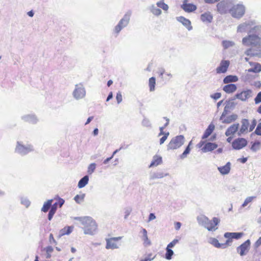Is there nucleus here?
<instances>
[{"label":"nucleus","instance_id":"29","mask_svg":"<svg viewBox=\"0 0 261 261\" xmlns=\"http://www.w3.org/2000/svg\"><path fill=\"white\" fill-rule=\"evenodd\" d=\"M215 129V125L213 124H210L207 128L205 130L203 135L202 136V139L204 140L206 139L210 136L213 133Z\"/></svg>","mask_w":261,"mask_h":261},{"label":"nucleus","instance_id":"50","mask_svg":"<svg viewBox=\"0 0 261 261\" xmlns=\"http://www.w3.org/2000/svg\"><path fill=\"white\" fill-rule=\"evenodd\" d=\"M255 197H254V196H250V197H248L246 198V199L245 200L244 203L242 204V207H245L247 205V204L251 202L252 200L255 198Z\"/></svg>","mask_w":261,"mask_h":261},{"label":"nucleus","instance_id":"46","mask_svg":"<svg viewBox=\"0 0 261 261\" xmlns=\"http://www.w3.org/2000/svg\"><path fill=\"white\" fill-rule=\"evenodd\" d=\"M21 204L24 205L25 207L28 208L31 204L30 201L26 197H21Z\"/></svg>","mask_w":261,"mask_h":261},{"label":"nucleus","instance_id":"48","mask_svg":"<svg viewBox=\"0 0 261 261\" xmlns=\"http://www.w3.org/2000/svg\"><path fill=\"white\" fill-rule=\"evenodd\" d=\"M142 125L146 127L151 128V123L149 120L146 118H144L142 121Z\"/></svg>","mask_w":261,"mask_h":261},{"label":"nucleus","instance_id":"19","mask_svg":"<svg viewBox=\"0 0 261 261\" xmlns=\"http://www.w3.org/2000/svg\"><path fill=\"white\" fill-rule=\"evenodd\" d=\"M176 19L178 22L181 23L185 27L188 31H191L192 30L193 27L189 19L183 16L176 17Z\"/></svg>","mask_w":261,"mask_h":261},{"label":"nucleus","instance_id":"2","mask_svg":"<svg viewBox=\"0 0 261 261\" xmlns=\"http://www.w3.org/2000/svg\"><path fill=\"white\" fill-rule=\"evenodd\" d=\"M75 220H79L84 226L83 229L84 233L89 235H94L97 229V226L95 221L90 217H77Z\"/></svg>","mask_w":261,"mask_h":261},{"label":"nucleus","instance_id":"25","mask_svg":"<svg viewBox=\"0 0 261 261\" xmlns=\"http://www.w3.org/2000/svg\"><path fill=\"white\" fill-rule=\"evenodd\" d=\"M230 165H231L230 163L227 162L225 165H224L223 166L218 167V170L220 172V173L222 175L227 174L230 172Z\"/></svg>","mask_w":261,"mask_h":261},{"label":"nucleus","instance_id":"53","mask_svg":"<svg viewBox=\"0 0 261 261\" xmlns=\"http://www.w3.org/2000/svg\"><path fill=\"white\" fill-rule=\"evenodd\" d=\"M257 135L261 136V122H259L254 132Z\"/></svg>","mask_w":261,"mask_h":261},{"label":"nucleus","instance_id":"11","mask_svg":"<svg viewBox=\"0 0 261 261\" xmlns=\"http://www.w3.org/2000/svg\"><path fill=\"white\" fill-rule=\"evenodd\" d=\"M252 91L251 90L247 89L241 92H238L234 96V98L239 99L242 101H245L249 97L252 96Z\"/></svg>","mask_w":261,"mask_h":261},{"label":"nucleus","instance_id":"15","mask_svg":"<svg viewBox=\"0 0 261 261\" xmlns=\"http://www.w3.org/2000/svg\"><path fill=\"white\" fill-rule=\"evenodd\" d=\"M244 233L243 232H225L224 234V237L227 239L226 241V244L228 245L230 242H231L232 239H239L243 236Z\"/></svg>","mask_w":261,"mask_h":261},{"label":"nucleus","instance_id":"8","mask_svg":"<svg viewBox=\"0 0 261 261\" xmlns=\"http://www.w3.org/2000/svg\"><path fill=\"white\" fill-rule=\"evenodd\" d=\"M86 94V89L82 84L80 83L75 85L74 89L72 92V96L75 99L80 100L84 98Z\"/></svg>","mask_w":261,"mask_h":261},{"label":"nucleus","instance_id":"39","mask_svg":"<svg viewBox=\"0 0 261 261\" xmlns=\"http://www.w3.org/2000/svg\"><path fill=\"white\" fill-rule=\"evenodd\" d=\"M149 9L151 12L154 15L159 16L161 14L162 11L153 5L150 6Z\"/></svg>","mask_w":261,"mask_h":261},{"label":"nucleus","instance_id":"34","mask_svg":"<svg viewBox=\"0 0 261 261\" xmlns=\"http://www.w3.org/2000/svg\"><path fill=\"white\" fill-rule=\"evenodd\" d=\"M53 201L54 199H51L45 202L41 208V211L46 213L48 212L49 210H50L51 207V203H53Z\"/></svg>","mask_w":261,"mask_h":261},{"label":"nucleus","instance_id":"45","mask_svg":"<svg viewBox=\"0 0 261 261\" xmlns=\"http://www.w3.org/2000/svg\"><path fill=\"white\" fill-rule=\"evenodd\" d=\"M191 151V148L189 146H187L183 153L179 155V158L183 160L187 158L188 154H189Z\"/></svg>","mask_w":261,"mask_h":261},{"label":"nucleus","instance_id":"40","mask_svg":"<svg viewBox=\"0 0 261 261\" xmlns=\"http://www.w3.org/2000/svg\"><path fill=\"white\" fill-rule=\"evenodd\" d=\"M222 46L224 49H226L230 47H232L235 45L234 42L229 40H223L222 42Z\"/></svg>","mask_w":261,"mask_h":261},{"label":"nucleus","instance_id":"12","mask_svg":"<svg viewBox=\"0 0 261 261\" xmlns=\"http://www.w3.org/2000/svg\"><path fill=\"white\" fill-rule=\"evenodd\" d=\"M122 239L121 237H113L109 239H106V248L107 249H117L119 246L115 243L116 241H118Z\"/></svg>","mask_w":261,"mask_h":261},{"label":"nucleus","instance_id":"20","mask_svg":"<svg viewBox=\"0 0 261 261\" xmlns=\"http://www.w3.org/2000/svg\"><path fill=\"white\" fill-rule=\"evenodd\" d=\"M21 119L25 122L32 124H36L38 121L36 116L34 114H27L21 116Z\"/></svg>","mask_w":261,"mask_h":261},{"label":"nucleus","instance_id":"63","mask_svg":"<svg viewBox=\"0 0 261 261\" xmlns=\"http://www.w3.org/2000/svg\"><path fill=\"white\" fill-rule=\"evenodd\" d=\"M261 245V237L255 242L254 244V247L258 248Z\"/></svg>","mask_w":261,"mask_h":261},{"label":"nucleus","instance_id":"1","mask_svg":"<svg viewBox=\"0 0 261 261\" xmlns=\"http://www.w3.org/2000/svg\"><path fill=\"white\" fill-rule=\"evenodd\" d=\"M242 44L249 47L244 54L250 57L261 58V27H257L251 30L249 35L242 39Z\"/></svg>","mask_w":261,"mask_h":261},{"label":"nucleus","instance_id":"13","mask_svg":"<svg viewBox=\"0 0 261 261\" xmlns=\"http://www.w3.org/2000/svg\"><path fill=\"white\" fill-rule=\"evenodd\" d=\"M247 144V140L243 138H239L233 140L232 143V146L233 149L240 150Z\"/></svg>","mask_w":261,"mask_h":261},{"label":"nucleus","instance_id":"30","mask_svg":"<svg viewBox=\"0 0 261 261\" xmlns=\"http://www.w3.org/2000/svg\"><path fill=\"white\" fill-rule=\"evenodd\" d=\"M141 232H142L143 234L142 239V240L143 241L144 245L145 246H150L151 245V242L148 239L147 230L145 228H142Z\"/></svg>","mask_w":261,"mask_h":261},{"label":"nucleus","instance_id":"37","mask_svg":"<svg viewBox=\"0 0 261 261\" xmlns=\"http://www.w3.org/2000/svg\"><path fill=\"white\" fill-rule=\"evenodd\" d=\"M211 243L213 245H214L215 247L217 248H224L226 247L227 245L226 243L224 244L219 243L218 240L215 238L212 239Z\"/></svg>","mask_w":261,"mask_h":261},{"label":"nucleus","instance_id":"26","mask_svg":"<svg viewBox=\"0 0 261 261\" xmlns=\"http://www.w3.org/2000/svg\"><path fill=\"white\" fill-rule=\"evenodd\" d=\"M74 227L73 226H66L61 229L59 233V237L60 238L64 235H68L73 231Z\"/></svg>","mask_w":261,"mask_h":261},{"label":"nucleus","instance_id":"51","mask_svg":"<svg viewBox=\"0 0 261 261\" xmlns=\"http://www.w3.org/2000/svg\"><path fill=\"white\" fill-rule=\"evenodd\" d=\"M55 199H57L58 201H56V202L57 203L59 207H61L65 202V200L59 197L58 196H57V198H55Z\"/></svg>","mask_w":261,"mask_h":261},{"label":"nucleus","instance_id":"60","mask_svg":"<svg viewBox=\"0 0 261 261\" xmlns=\"http://www.w3.org/2000/svg\"><path fill=\"white\" fill-rule=\"evenodd\" d=\"M158 73L159 75V76L161 78H163V74L165 73V69L163 68L159 69Z\"/></svg>","mask_w":261,"mask_h":261},{"label":"nucleus","instance_id":"5","mask_svg":"<svg viewBox=\"0 0 261 261\" xmlns=\"http://www.w3.org/2000/svg\"><path fill=\"white\" fill-rule=\"evenodd\" d=\"M185 139L183 135L176 136L170 140L167 146L168 150H174L180 148L185 143Z\"/></svg>","mask_w":261,"mask_h":261},{"label":"nucleus","instance_id":"17","mask_svg":"<svg viewBox=\"0 0 261 261\" xmlns=\"http://www.w3.org/2000/svg\"><path fill=\"white\" fill-rule=\"evenodd\" d=\"M228 60H222L220 62V65L217 68L216 71L217 73H225L229 65Z\"/></svg>","mask_w":261,"mask_h":261},{"label":"nucleus","instance_id":"59","mask_svg":"<svg viewBox=\"0 0 261 261\" xmlns=\"http://www.w3.org/2000/svg\"><path fill=\"white\" fill-rule=\"evenodd\" d=\"M55 213H56V212H55V211H54V210H52L51 209L49 210L48 214V219L49 220H51L52 219Z\"/></svg>","mask_w":261,"mask_h":261},{"label":"nucleus","instance_id":"27","mask_svg":"<svg viewBox=\"0 0 261 261\" xmlns=\"http://www.w3.org/2000/svg\"><path fill=\"white\" fill-rule=\"evenodd\" d=\"M250 65H253L252 68L248 69L249 72L259 73L261 71V64L258 63L249 62Z\"/></svg>","mask_w":261,"mask_h":261},{"label":"nucleus","instance_id":"28","mask_svg":"<svg viewBox=\"0 0 261 261\" xmlns=\"http://www.w3.org/2000/svg\"><path fill=\"white\" fill-rule=\"evenodd\" d=\"M237 87L234 84H228L223 87V90L226 93H232L237 90Z\"/></svg>","mask_w":261,"mask_h":261},{"label":"nucleus","instance_id":"57","mask_svg":"<svg viewBox=\"0 0 261 261\" xmlns=\"http://www.w3.org/2000/svg\"><path fill=\"white\" fill-rule=\"evenodd\" d=\"M256 123H257L256 120L255 119H253L251 122V124L249 126V132H251L254 129V128L256 125Z\"/></svg>","mask_w":261,"mask_h":261},{"label":"nucleus","instance_id":"41","mask_svg":"<svg viewBox=\"0 0 261 261\" xmlns=\"http://www.w3.org/2000/svg\"><path fill=\"white\" fill-rule=\"evenodd\" d=\"M155 79L151 77L149 80V87L150 91H153L155 90Z\"/></svg>","mask_w":261,"mask_h":261},{"label":"nucleus","instance_id":"62","mask_svg":"<svg viewBox=\"0 0 261 261\" xmlns=\"http://www.w3.org/2000/svg\"><path fill=\"white\" fill-rule=\"evenodd\" d=\"M131 211H132V210L130 208H127L125 210V211L124 212V213H125L124 219H126L127 218L128 216L130 215Z\"/></svg>","mask_w":261,"mask_h":261},{"label":"nucleus","instance_id":"32","mask_svg":"<svg viewBox=\"0 0 261 261\" xmlns=\"http://www.w3.org/2000/svg\"><path fill=\"white\" fill-rule=\"evenodd\" d=\"M238 115L237 114H233L226 117V118L222 120L223 123L229 124L232 122L235 121L238 119Z\"/></svg>","mask_w":261,"mask_h":261},{"label":"nucleus","instance_id":"22","mask_svg":"<svg viewBox=\"0 0 261 261\" xmlns=\"http://www.w3.org/2000/svg\"><path fill=\"white\" fill-rule=\"evenodd\" d=\"M239 127V124L238 123L233 124L227 128L225 132V135L227 137L234 135L238 130Z\"/></svg>","mask_w":261,"mask_h":261},{"label":"nucleus","instance_id":"55","mask_svg":"<svg viewBox=\"0 0 261 261\" xmlns=\"http://www.w3.org/2000/svg\"><path fill=\"white\" fill-rule=\"evenodd\" d=\"M254 101L256 104L261 102V91L259 92L254 98Z\"/></svg>","mask_w":261,"mask_h":261},{"label":"nucleus","instance_id":"23","mask_svg":"<svg viewBox=\"0 0 261 261\" xmlns=\"http://www.w3.org/2000/svg\"><path fill=\"white\" fill-rule=\"evenodd\" d=\"M218 147V145L215 143L207 142L204 146L201 148V150L203 152L212 151Z\"/></svg>","mask_w":261,"mask_h":261},{"label":"nucleus","instance_id":"54","mask_svg":"<svg viewBox=\"0 0 261 261\" xmlns=\"http://www.w3.org/2000/svg\"><path fill=\"white\" fill-rule=\"evenodd\" d=\"M163 135L164 136L160 140V144L161 145L163 144L165 142V141L166 140V139H167L169 135V133L167 132V133H165V134Z\"/></svg>","mask_w":261,"mask_h":261},{"label":"nucleus","instance_id":"16","mask_svg":"<svg viewBox=\"0 0 261 261\" xmlns=\"http://www.w3.org/2000/svg\"><path fill=\"white\" fill-rule=\"evenodd\" d=\"M220 222V219L217 217H214L212 221L208 219L205 228L209 231L215 230L216 228L215 227Z\"/></svg>","mask_w":261,"mask_h":261},{"label":"nucleus","instance_id":"61","mask_svg":"<svg viewBox=\"0 0 261 261\" xmlns=\"http://www.w3.org/2000/svg\"><path fill=\"white\" fill-rule=\"evenodd\" d=\"M44 250L46 251V253H51L54 250L53 248L50 246L46 247L44 249Z\"/></svg>","mask_w":261,"mask_h":261},{"label":"nucleus","instance_id":"58","mask_svg":"<svg viewBox=\"0 0 261 261\" xmlns=\"http://www.w3.org/2000/svg\"><path fill=\"white\" fill-rule=\"evenodd\" d=\"M116 98L118 103H120L122 101V96L121 92L119 91L117 93Z\"/></svg>","mask_w":261,"mask_h":261},{"label":"nucleus","instance_id":"36","mask_svg":"<svg viewBox=\"0 0 261 261\" xmlns=\"http://www.w3.org/2000/svg\"><path fill=\"white\" fill-rule=\"evenodd\" d=\"M89 176L85 175L82 177L79 181L77 186L79 188H82L85 187L88 183Z\"/></svg>","mask_w":261,"mask_h":261},{"label":"nucleus","instance_id":"31","mask_svg":"<svg viewBox=\"0 0 261 261\" xmlns=\"http://www.w3.org/2000/svg\"><path fill=\"white\" fill-rule=\"evenodd\" d=\"M238 81V77L236 75H229L225 76L223 81L224 84H229L231 83L236 82Z\"/></svg>","mask_w":261,"mask_h":261},{"label":"nucleus","instance_id":"42","mask_svg":"<svg viewBox=\"0 0 261 261\" xmlns=\"http://www.w3.org/2000/svg\"><path fill=\"white\" fill-rule=\"evenodd\" d=\"M174 254L173 251L171 249L166 247V253H165V258L168 260H170L172 257V255Z\"/></svg>","mask_w":261,"mask_h":261},{"label":"nucleus","instance_id":"33","mask_svg":"<svg viewBox=\"0 0 261 261\" xmlns=\"http://www.w3.org/2000/svg\"><path fill=\"white\" fill-rule=\"evenodd\" d=\"M162 162V158L161 156H159L158 155H154L152 161H151L149 167H152L153 166H156L160 164H161Z\"/></svg>","mask_w":261,"mask_h":261},{"label":"nucleus","instance_id":"18","mask_svg":"<svg viewBox=\"0 0 261 261\" xmlns=\"http://www.w3.org/2000/svg\"><path fill=\"white\" fill-rule=\"evenodd\" d=\"M249 125V120L247 119H243L241 121V128L238 132V135L240 136L242 134L247 133Z\"/></svg>","mask_w":261,"mask_h":261},{"label":"nucleus","instance_id":"38","mask_svg":"<svg viewBox=\"0 0 261 261\" xmlns=\"http://www.w3.org/2000/svg\"><path fill=\"white\" fill-rule=\"evenodd\" d=\"M168 173H164L163 172H155L153 173L150 175L151 179H154L157 178H162L165 176H168Z\"/></svg>","mask_w":261,"mask_h":261},{"label":"nucleus","instance_id":"6","mask_svg":"<svg viewBox=\"0 0 261 261\" xmlns=\"http://www.w3.org/2000/svg\"><path fill=\"white\" fill-rule=\"evenodd\" d=\"M34 150L33 146L30 144L24 145L21 141H17L15 149L17 153L23 156Z\"/></svg>","mask_w":261,"mask_h":261},{"label":"nucleus","instance_id":"43","mask_svg":"<svg viewBox=\"0 0 261 261\" xmlns=\"http://www.w3.org/2000/svg\"><path fill=\"white\" fill-rule=\"evenodd\" d=\"M85 195H86L84 193H83L81 195H76L74 197V200L77 203L80 204L82 201H83L84 198L85 197Z\"/></svg>","mask_w":261,"mask_h":261},{"label":"nucleus","instance_id":"24","mask_svg":"<svg viewBox=\"0 0 261 261\" xmlns=\"http://www.w3.org/2000/svg\"><path fill=\"white\" fill-rule=\"evenodd\" d=\"M213 19V16L210 12H206L202 14L200 16L201 20L205 23H211Z\"/></svg>","mask_w":261,"mask_h":261},{"label":"nucleus","instance_id":"47","mask_svg":"<svg viewBox=\"0 0 261 261\" xmlns=\"http://www.w3.org/2000/svg\"><path fill=\"white\" fill-rule=\"evenodd\" d=\"M259 145L260 142L259 141H255L252 144L250 149L253 152H256L259 149V147H258Z\"/></svg>","mask_w":261,"mask_h":261},{"label":"nucleus","instance_id":"35","mask_svg":"<svg viewBox=\"0 0 261 261\" xmlns=\"http://www.w3.org/2000/svg\"><path fill=\"white\" fill-rule=\"evenodd\" d=\"M197 219L199 224L204 227L208 220V218L204 215L198 216Z\"/></svg>","mask_w":261,"mask_h":261},{"label":"nucleus","instance_id":"7","mask_svg":"<svg viewBox=\"0 0 261 261\" xmlns=\"http://www.w3.org/2000/svg\"><path fill=\"white\" fill-rule=\"evenodd\" d=\"M254 20H248L240 24L237 27V32L239 33L245 32L248 31L247 35H249L251 30L257 27H261V25H255Z\"/></svg>","mask_w":261,"mask_h":261},{"label":"nucleus","instance_id":"9","mask_svg":"<svg viewBox=\"0 0 261 261\" xmlns=\"http://www.w3.org/2000/svg\"><path fill=\"white\" fill-rule=\"evenodd\" d=\"M236 2V0H223L217 4V11L221 14H225L229 8V5L234 4Z\"/></svg>","mask_w":261,"mask_h":261},{"label":"nucleus","instance_id":"44","mask_svg":"<svg viewBox=\"0 0 261 261\" xmlns=\"http://www.w3.org/2000/svg\"><path fill=\"white\" fill-rule=\"evenodd\" d=\"M156 5L158 7L162 8L163 10L167 11L168 10L169 7L163 1H160L156 3Z\"/></svg>","mask_w":261,"mask_h":261},{"label":"nucleus","instance_id":"21","mask_svg":"<svg viewBox=\"0 0 261 261\" xmlns=\"http://www.w3.org/2000/svg\"><path fill=\"white\" fill-rule=\"evenodd\" d=\"M188 0H184L182 5L181 6V8L186 12H192L195 11L197 9L196 5L187 3Z\"/></svg>","mask_w":261,"mask_h":261},{"label":"nucleus","instance_id":"3","mask_svg":"<svg viewBox=\"0 0 261 261\" xmlns=\"http://www.w3.org/2000/svg\"><path fill=\"white\" fill-rule=\"evenodd\" d=\"M131 15L132 12L130 11H127L123 17L119 21L117 24L114 27L113 30V34L116 37L119 34L123 29L126 28L128 25Z\"/></svg>","mask_w":261,"mask_h":261},{"label":"nucleus","instance_id":"49","mask_svg":"<svg viewBox=\"0 0 261 261\" xmlns=\"http://www.w3.org/2000/svg\"><path fill=\"white\" fill-rule=\"evenodd\" d=\"M96 168V164L95 163H91L90 164L88 168L87 172L89 174H92L95 171Z\"/></svg>","mask_w":261,"mask_h":261},{"label":"nucleus","instance_id":"4","mask_svg":"<svg viewBox=\"0 0 261 261\" xmlns=\"http://www.w3.org/2000/svg\"><path fill=\"white\" fill-rule=\"evenodd\" d=\"M246 8L242 3L233 5L229 9V12L233 18H241L245 14Z\"/></svg>","mask_w":261,"mask_h":261},{"label":"nucleus","instance_id":"56","mask_svg":"<svg viewBox=\"0 0 261 261\" xmlns=\"http://www.w3.org/2000/svg\"><path fill=\"white\" fill-rule=\"evenodd\" d=\"M221 93H219V92H216V93L210 95V97L215 100L218 99L219 98H220L221 97Z\"/></svg>","mask_w":261,"mask_h":261},{"label":"nucleus","instance_id":"10","mask_svg":"<svg viewBox=\"0 0 261 261\" xmlns=\"http://www.w3.org/2000/svg\"><path fill=\"white\" fill-rule=\"evenodd\" d=\"M235 100L234 97L228 99L225 101V106L224 107L223 112L220 117V120H222L224 119L226 115L230 112L231 110L234 109L237 103H235L233 100Z\"/></svg>","mask_w":261,"mask_h":261},{"label":"nucleus","instance_id":"52","mask_svg":"<svg viewBox=\"0 0 261 261\" xmlns=\"http://www.w3.org/2000/svg\"><path fill=\"white\" fill-rule=\"evenodd\" d=\"M179 242V240L175 239L172 242H171L167 246V248H172L174 247V246Z\"/></svg>","mask_w":261,"mask_h":261},{"label":"nucleus","instance_id":"64","mask_svg":"<svg viewBox=\"0 0 261 261\" xmlns=\"http://www.w3.org/2000/svg\"><path fill=\"white\" fill-rule=\"evenodd\" d=\"M174 225H175V229L176 230H178L180 229L181 224L179 222H176L175 223Z\"/></svg>","mask_w":261,"mask_h":261},{"label":"nucleus","instance_id":"14","mask_svg":"<svg viewBox=\"0 0 261 261\" xmlns=\"http://www.w3.org/2000/svg\"><path fill=\"white\" fill-rule=\"evenodd\" d=\"M250 245V241L249 240H247L237 247V251L241 256H244L248 252Z\"/></svg>","mask_w":261,"mask_h":261}]
</instances>
